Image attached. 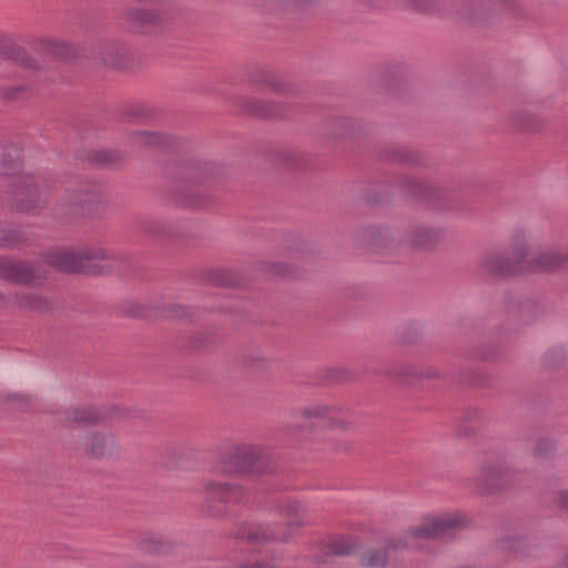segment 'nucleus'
<instances>
[{"label": "nucleus", "mask_w": 568, "mask_h": 568, "mask_svg": "<svg viewBox=\"0 0 568 568\" xmlns=\"http://www.w3.org/2000/svg\"><path fill=\"white\" fill-rule=\"evenodd\" d=\"M465 525L466 519L459 514L425 518L418 526L405 530L398 539H390L378 548L372 547L365 550L359 557V565L365 568H385L390 551L398 548H418L419 540L452 536L456 529Z\"/></svg>", "instance_id": "obj_1"}, {"label": "nucleus", "mask_w": 568, "mask_h": 568, "mask_svg": "<svg viewBox=\"0 0 568 568\" xmlns=\"http://www.w3.org/2000/svg\"><path fill=\"white\" fill-rule=\"evenodd\" d=\"M224 470L234 477L258 479L277 473V463L263 446L239 443L230 446L222 457Z\"/></svg>", "instance_id": "obj_2"}, {"label": "nucleus", "mask_w": 568, "mask_h": 568, "mask_svg": "<svg viewBox=\"0 0 568 568\" xmlns=\"http://www.w3.org/2000/svg\"><path fill=\"white\" fill-rule=\"evenodd\" d=\"M276 510L284 520L283 529H274L262 524H241L235 531V538L251 544L272 540L288 541L305 525L306 508L297 500H280Z\"/></svg>", "instance_id": "obj_3"}, {"label": "nucleus", "mask_w": 568, "mask_h": 568, "mask_svg": "<svg viewBox=\"0 0 568 568\" xmlns=\"http://www.w3.org/2000/svg\"><path fill=\"white\" fill-rule=\"evenodd\" d=\"M100 194L87 184L67 186L51 209L53 220L61 224H78L98 212Z\"/></svg>", "instance_id": "obj_4"}, {"label": "nucleus", "mask_w": 568, "mask_h": 568, "mask_svg": "<svg viewBox=\"0 0 568 568\" xmlns=\"http://www.w3.org/2000/svg\"><path fill=\"white\" fill-rule=\"evenodd\" d=\"M45 261L65 273L101 274L109 268L105 251L100 247L53 250L47 254Z\"/></svg>", "instance_id": "obj_5"}, {"label": "nucleus", "mask_w": 568, "mask_h": 568, "mask_svg": "<svg viewBox=\"0 0 568 568\" xmlns=\"http://www.w3.org/2000/svg\"><path fill=\"white\" fill-rule=\"evenodd\" d=\"M53 183L40 176L23 174L14 180L13 205L23 213L39 215L50 203Z\"/></svg>", "instance_id": "obj_6"}, {"label": "nucleus", "mask_w": 568, "mask_h": 568, "mask_svg": "<svg viewBox=\"0 0 568 568\" xmlns=\"http://www.w3.org/2000/svg\"><path fill=\"white\" fill-rule=\"evenodd\" d=\"M526 240L516 234L511 250L487 253L480 260V271L493 278H508L523 273L526 258Z\"/></svg>", "instance_id": "obj_7"}, {"label": "nucleus", "mask_w": 568, "mask_h": 568, "mask_svg": "<svg viewBox=\"0 0 568 568\" xmlns=\"http://www.w3.org/2000/svg\"><path fill=\"white\" fill-rule=\"evenodd\" d=\"M203 494L205 511L212 517L223 516L226 504H242L248 498L244 486L217 480L205 481Z\"/></svg>", "instance_id": "obj_8"}, {"label": "nucleus", "mask_w": 568, "mask_h": 568, "mask_svg": "<svg viewBox=\"0 0 568 568\" xmlns=\"http://www.w3.org/2000/svg\"><path fill=\"white\" fill-rule=\"evenodd\" d=\"M0 277L13 284L38 287L44 284L47 273L39 264L0 256Z\"/></svg>", "instance_id": "obj_9"}, {"label": "nucleus", "mask_w": 568, "mask_h": 568, "mask_svg": "<svg viewBox=\"0 0 568 568\" xmlns=\"http://www.w3.org/2000/svg\"><path fill=\"white\" fill-rule=\"evenodd\" d=\"M358 244L368 245L377 254H395L403 244V233L385 226H366L356 234Z\"/></svg>", "instance_id": "obj_10"}, {"label": "nucleus", "mask_w": 568, "mask_h": 568, "mask_svg": "<svg viewBox=\"0 0 568 568\" xmlns=\"http://www.w3.org/2000/svg\"><path fill=\"white\" fill-rule=\"evenodd\" d=\"M244 81L255 90L263 92L270 90L273 93L288 95L294 92L291 83L284 81L274 71L258 65L248 64L243 69Z\"/></svg>", "instance_id": "obj_11"}, {"label": "nucleus", "mask_w": 568, "mask_h": 568, "mask_svg": "<svg viewBox=\"0 0 568 568\" xmlns=\"http://www.w3.org/2000/svg\"><path fill=\"white\" fill-rule=\"evenodd\" d=\"M296 416L306 420H326L332 428L349 429L352 425L345 419L342 406L323 402L310 403L298 409Z\"/></svg>", "instance_id": "obj_12"}, {"label": "nucleus", "mask_w": 568, "mask_h": 568, "mask_svg": "<svg viewBox=\"0 0 568 568\" xmlns=\"http://www.w3.org/2000/svg\"><path fill=\"white\" fill-rule=\"evenodd\" d=\"M508 476L509 470L504 462H485L475 478V485L480 494H494L506 486Z\"/></svg>", "instance_id": "obj_13"}, {"label": "nucleus", "mask_w": 568, "mask_h": 568, "mask_svg": "<svg viewBox=\"0 0 568 568\" xmlns=\"http://www.w3.org/2000/svg\"><path fill=\"white\" fill-rule=\"evenodd\" d=\"M444 233L442 230L427 225V224H412L403 233V243L419 248V250H434L443 240Z\"/></svg>", "instance_id": "obj_14"}, {"label": "nucleus", "mask_w": 568, "mask_h": 568, "mask_svg": "<svg viewBox=\"0 0 568 568\" xmlns=\"http://www.w3.org/2000/svg\"><path fill=\"white\" fill-rule=\"evenodd\" d=\"M234 103L250 115L263 119L282 118L286 108L281 102L265 101L250 97H236Z\"/></svg>", "instance_id": "obj_15"}, {"label": "nucleus", "mask_w": 568, "mask_h": 568, "mask_svg": "<svg viewBox=\"0 0 568 568\" xmlns=\"http://www.w3.org/2000/svg\"><path fill=\"white\" fill-rule=\"evenodd\" d=\"M394 183L410 199L427 204L437 203L438 191L427 182L407 175H399Z\"/></svg>", "instance_id": "obj_16"}, {"label": "nucleus", "mask_w": 568, "mask_h": 568, "mask_svg": "<svg viewBox=\"0 0 568 568\" xmlns=\"http://www.w3.org/2000/svg\"><path fill=\"white\" fill-rule=\"evenodd\" d=\"M169 0H149L130 11V19L141 26L160 22L170 10Z\"/></svg>", "instance_id": "obj_17"}, {"label": "nucleus", "mask_w": 568, "mask_h": 568, "mask_svg": "<svg viewBox=\"0 0 568 568\" xmlns=\"http://www.w3.org/2000/svg\"><path fill=\"white\" fill-rule=\"evenodd\" d=\"M84 455L92 458H105L116 452L114 436L109 432H94L83 448Z\"/></svg>", "instance_id": "obj_18"}, {"label": "nucleus", "mask_w": 568, "mask_h": 568, "mask_svg": "<svg viewBox=\"0 0 568 568\" xmlns=\"http://www.w3.org/2000/svg\"><path fill=\"white\" fill-rule=\"evenodd\" d=\"M63 419L69 426H93L104 420V413L92 406H71L63 412Z\"/></svg>", "instance_id": "obj_19"}, {"label": "nucleus", "mask_w": 568, "mask_h": 568, "mask_svg": "<svg viewBox=\"0 0 568 568\" xmlns=\"http://www.w3.org/2000/svg\"><path fill=\"white\" fill-rule=\"evenodd\" d=\"M14 304L24 312L49 313L55 308V302L38 292H18L13 295Z\"/></svg>", "instance_id": "obj_20"}, {"label": "nucleus", "mask_w": 568, "mask_h": 568, "mask_svg": "<svg viewBox=\"0 0 568 568\" xmlns=\"http://www.w3.org/2000/svg\"><path fill=\"white\" fill-rule=\"evenodd\" d=\"M136 547L149 555L169 556L175 552L178 546L172 540L152 532L141 535Z\"/></svg>", "instance_id": "obj_21"}, {"label": "nucleus", "mask_w": 568, "mask_h": 568, "mask_svg": "<svg viewBox=\"0 0 568 568\" xmlns=\"http://www.w3.org/2000/svg\"><path fill=\"white\" fill-rule=\"evenodd\" d=\"M0 53L9 59L20 61L26 69L40 70L42 68L37 58L27 55L12 37L3 33H0Z\"/></svg>", "instance_id": "obj_22"}, {"label": "nucleus", "mask_w": 568, "mask_h": 568, "mask_svg": "<svg viewBox=\"0 0 568 568\" xmlns=\"http://www.w3.org/2000/svg\"><path fill=\"white\" fill-rule=\"evenodd\" d=\"M171 136L161 132L136 131L130 135V142L139 149L158 150L171 144Z\"/></svg>", "instance_id": "obj_23"}, {"label": "nucleus", "mask_w": 568, "mask_h": 568, "mask_svg": "<svg viewBox=\"0 0 568 568\" xmlns=\"http://www.w3.org/2000/svg\"><path fill=\"white\" fill-rule=\"evenodd\" d=\"M568 262V252L548 251L538 255L531 262V268L552 272Z\"/></svg>", "instance_id": "obj_24"}, {"label": "nucleus", "mask_w": 568, "mask_h": 568, "mask_svg": "<svg viewBox=\"0 0 568 568\" xmlns=\"http://www.w3.org/2000/svg\"><path fill=\"white\" fill-rule=\"evenodd\" d=\"M455 13L465 21L477 22L487 17V7L483 0H463Z\"/></svg>", "instance_id": "obj_25"}, {"label": "nucleus", "mask_w": 568, "mask_h": 568, "mask_svg": "<svg viewBox=\"0 0 568 568\" xmlns=\"http://www.w3.org/2000/svg\"><path fill=\"white\" fill-rule=\"evenodd\" d=\"M141 230L143 234L153 239H166L176 233V226L166 220L151 219L143 222Z\"/></svg>", "instance_id": "obj_26"}, {"label": "nucleus", "mask_w": 568, "mask_h": 568, "mask_svg": "<svg viewBox=\"0 0 568 568\" xmlns=\"http://www.w3.org/2000/svg\"><path fill=\"white\" fill-rule=\"evenodd\" d=\"M393 0H381L377 7L388 9L392 7ZM394 2H402V0H394ZM406 6L413 10L422 13L436 14L443 11V3L439 0H403Z\"/></svg>", "instance_id": "obj_27"}, {"label": "nucleus", "mask_w": 568, "mask_h": 568, "mask_svg": "<svg viewBox=\"0 0 568 568\" xmlns=\"http://www.w3.org/2000/svg\"><path fill=\"white\" fill-rule=\"evenodd\" d=\"M27 241L28 237L21 229L9 225H0V247L17 248L26 244Z\"/></svg>", "instance_id": "obj_28"}, {"label": "nucleus", "mask_w": 568, "mask_h": 568, "mask_svg": "<svg viewBox=\"0 0 568 568\" xmlns=\"http://www.w3.org/2000/svg\"><path fill=\"white\" fill-rule=\"evenodd\" d=\"M386 159L394 163L407 164V165H420L423 164V156L419 153L413 152L404 146H395L388 149L385 154Z\"/></svg>", "instance_id": "obj_29"}, {"label": "nucleus", "mask_w": 568, "mask_h": 568, "mask_svg": "<svg viewBox=\"0 0 568 568\" xmlns=\"http://www.w3.org/2000/svg\"><path fill=\"white\" fill-rule=\"evenodd\" d=\"M242 363L247 369L257 373L268 372L271 368V361L258 351L244 355Z\"/></svg>", "instance_id": "obj_30"}, {"label": "nucleus", "mask_w": 568, "mask_h": 568, "mask_svg": "<svg viewBox=\"0 0 568 568\" xmlns=\"http://www.w3.org/2000/svg\"><path fill=\"white\" fill-rule=\"evenodd\" d=\"M98 59L106 67H115L120 62L119 53L111 43H105L100 47L98 51Z\"/></svg>", "instance_id": "obj_31"}, {"label": "nucleus", "mask_w": 568, "mask_h": 568, "mask_svg": "<svg viewBox=\"0 0 568 568\" xmlns=\"http://www.w3.org/2000/svg\"><path fill=\"white\" fill-rule=\"evenodd\" d=\"M328 548L329 551L336 556H349L355 551L356 546L354 541L348 538H338L332 540Z\"/></svg>", "instance_id": "obj_32"}, {"label": "nucleus", "mask_w": 568, "mask_h": 568, "mask_svg": "<svg viewBox=\"0 0 568 568\" xmlns=\"http://www.w3.org/2000/svg\"><path fill=\"white\" fill-rule=\"evenodd\" d=\"M556 452V443L549 438L539 439L532 450L535 458H546L551 456Z\"/></svg>", "instance_id": "obj_33"}, {"label": "nucleus", "mask_w": 568, "mask_h": 568, "mask_svg": "<svg viewBox=\"0 0 568 568\" xmlns=\"http://www.w3.org/2000/svg\"><path fill=\"white\" fill-rule=\"evenodd\" d=\"M403 375L407 377H414V378H420V377H427V378H437L439 377V373L437 371L432 369H419L413 366L404 367L402 371Z\"/></svg>", "instance_id": "obj_34"}, {"label": "nucleus", "mask_w": 568, "mask_h": 568, "mask_svg": "<svg viewBox=\"0 0 568 568\" xmlns=\"http://www.w3.org/2000/svg\"><path fill=\"white\" fill-rule=\"evenodd\" d=\"M515 121L517 122L518 128L524 131H535L540 126L537 119L526 114L516 116Z\"/></svg>", "instance_id": "obj_35"}, {"label": "nucleus", "mask_w": 568, "mask_h": 568, "mask_svg": "<svg viewBox=\"0 0 568 568\" xmlns=\"http://www.w3.org/2000/svg\"><path fill=\"white\" fill-rule=\"evenodd\" d=\"M17 168V163L11 156V154H7L4 150L0 146V174H9Z\"/></svg>", "instance_id": "obj_36"}, {"label": "nucleus", "mask_w": 568, "mask_h": 568, "mask_svg": "<svg viewBox=\"0 0 568 568\" xmlns=\"http://www.w3.org/2000/svg\"><path fill=\"white\" fill-rule=\"evenodd\" d=\"M27 87L23 84H14L6 87L1 90V97L3 100L10 101L17 99L20 94L26 92Z\"/></svg>", "instance_id": "obj_37"}, {"label": "nucleus", "mask_w": 568, "mask_h": 568, "mask_svg": "<svg viewBox=\"0 0 568 568\" xmlns=\"http://www.w3.org/2000/svg\"><path fill=\"white\" fill-rule=\"evenodd\" d=\"M264 271L282 277L288 276L291 273L290 267L284 263H266L264 264Z\"/></svg>", "instance_id": "obj_38"}, {"label": "nucleus", "mask_w": 568, "mask_h": 568, "mask_svg": "<svg viewBox=\"0 0 568 568\" xmlns=\"http://www.w3.org/2000/svg\"><path fill=\"white\" fill-rule=\"evenodd\" d=\"M281 160L290 166H298L302 162V154L297 151L286 150L281 153Z\"/></svg>", "instance_id": "obj_39"}, {"label": "nucleus", "mask_w": 568, "mask_h": 568, "mask_svg": "<svg viewBox=\"0 0 568 568\" xmlns=\"http://www.w3.org/2000/svg\"><path fill=\"white\" fill-rule=\"evenodd\" d=\"M520 320L525 323L535 320V305L530 302H526L520 305Z\"/></svg>", "instance_id": "obj_40"}, {"label": "nucleus", "mask_w": 568, "mask_h": 568, "mask_svg": "<svg viewBox=\"0 0 568 568\" xmlns=\"http://www.w3.org/2000/svg\"><path fill=\"white\" fill-rule=\"evenodd\" d=\"M484 418V412L478 408H469L464 413V419L467 423H476Z\"/></svg>", "instance_id": "obj_41"}, {"label": "nucleus", "mask_w": 568, "mask_h": 568, "mask_svg": "<svg viewBox=\"0 0 568 568\" xmlns=\"http://www.w3.org/2000/svg\"><path fill=\"white\" fill-rule=\"evenodd\" d=\"M129 116L131 118H148L150 116V111L142 105H134L130 108Z\"/></svg>", "instance_id": "obj_42"}, {"label": "nucleus", "mask_w": 568, "mask_h": 568, "mask_svg": "<svg viewBox=\"0 0 568 568\" xmlns=\"http://www.w3.org/2000/svg\"><path fill=\"white\" fill-rule=\"evenodd\" d=\"M336 125H337V130L336 132L334 133L335 135L337 136H341V138H344L346 136V132H344V129H348L349 126V121L346 120V119H339L337 122H336Z\"/></svg>", "instance_id": "obj_43"}, {"label": "nucleus", "mask_w": 568, "mask_h": 568, "mask_svg": "<svg viewBox=\"0 0 568 568\" xmlns=\"http://www.w3.org/2000/svg\"><path fill=\"white\" fill-rule=\"evenodd\" d=\"M12 402H17L21 405H28L30 403V397L27 396V395H20V394H14V395H11L9 397Z\"/></svg>", "instance_id": "obj_44"}, {"label": "nucleus", "mask_w": 568, "mask_h": 568, "mask_svg": "<svg viewBox=\"0 0 568 568\" xmlns=\"http://www.w3.org/2000/svg\"><path fill=\"white\" fill-rule=\"evenodd\" d=\"M239 568H274V567L264 561H256V562L241 565Z\"/></svg>", "instance_id": "obj_45"}, {"label": "nucleus", "mask_w": 568, "mask_h": 568, "mask_svg": "<svg viewBox=\"0 0 568 568\" xmlns=\"http://www.w3.org/2000/svg\"><path fill=\"white\" fill-rule=\"evenodd\" d=\"M557 503L560 508L568 510V491L560 493Z\"/></svg>", "instance_id": "obj_46"}, {"label": "nucleus", "mask_w": 568, "mask_h": 568, "mask_svg": "<svg viewBox=\"0 0 568 568\" xmlns=\"http://www.w3.org/2000/svg\"><path fill=\"white\" fill-rule=\"evenodd\" d=\"M556 355L560 356V352L552 349V351H549V352L546 353L545 361H546L548 366L555 365L552 363V357L556 356Z\"/></svg>", "instance_id": "obj_47"}, {"label": "nucleus", "mask_w": 568, "mask_h": 568, "mask_svg": "<svg viewBox=\"0 0 568 568\" xmlns=\"http://www.w3.org/2000/svg\"><path fill=\"white\" fill-rule=\"evenodd\" d=\"M99 160L103 163H109L110 162V153L106 151L100 152Z\"/></svg>", "instance_id": "obj_48"}, {"label": "nucleus", "mask_w": 568, "mask_h": 568, "mask_svg": "<svg viewBox=\"0 0 568 568\" xmlns=\"http://www.w3.org/2000/svg\"><path fill=\"white\" fill-rule=\"evenodd\" d=\"M475 432L474 427L466 428L464 432H460L459 436H469Z\"/></svg>", "instance_id": "obj_49"}, {"label": "nucleus", "mask_w": 568, "mask_h": 568, "mask_svg": "<svg viewBox=\"0 0 568 568\" xmlns=\"http://www.w3.org/2000/svg\"><path fill=\"white\" fill-rule=\"evenodd\" d=\"M7 305V297L0 292V308Z\"/></svg>", "instance_id": "obj_50"}, {"label": "nucleus", "mask_w": 568, "mask_h": 568, "mask_svg": "<svg viewBox=\"0 0 568 568\" xmlns=\"http://www.w3.org/2000/svg\"><path fill=\"white\" fill-rule=\"evenodd\" d=\"M332 373L335 374V376H333V378H335V379H339L341 378L339 376H337L338 374H341V375L344 374L343 371H338V369H334Z\"/></svg>", "instance_id": "obj_51"}, {"label": "nucleus", "mask_w": 568, "mask_h": 568, "mask_svg": "<svg viewBox=\"0 0 568 568\" xmlns=\"http://www.w3.org/2000/svg\"><path fill=\"white\" fill-rule=\"evenodd\" d=\"M566 566L568 567V556L565 559Z\"/></svg>", "instance_id": "obj_52"}]
</instances>
